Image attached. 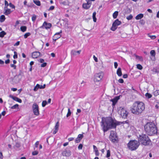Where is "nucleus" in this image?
Segmentation results:
<instances>
[{
    "label": "nucleus",
    "mask_w": 159,
    "mask_h": 159,
    "mask_svg": "<svg viewBox=\"0 0 159 159\" xmlns=\"http://www.w3.org/2000/svg\"><path fill=\"white\" fill-rule=\"evenodd\" d=\"M83 145L81 144H80L78 147V149L79 150L82 149L83 148Z\"/></svg>",
    "instance_id": "nucleus-48"
},
{
    "label": "nucleus",
    "mask_w": 159,
    "mask_h": 159,
    "mask_svg": "<svg viewBox=\"0 0 159 159\" xmlns=\"http://www.w3.org/2000/svg\"><path fill=\"white\" fill-rule=\"evenodd\" d=\"M71 112L70 111V108L68 109V113L66 115V116L67 117H68L71 115Z\"/></svg>",
    "instance_id": "nucleus-32"
},
{
    "label": "nucleus",
    "mask_w": 159,
    "mask_h": 159,
    "mask_svg": "<svg viewBox=\"0 0 159 159\" xmlns=\"http://www.w3.org/2000/svg\"><path fill=\"white\" fill-rule=\"evenodd\" d=\"M140 145L139 141L136 140H130L127 144L128 148L131 151L136 150Z\"/></svg>",
    "instance_id": "nucleus-5"
},
{
    "label": "nucleus",
    "mask_w": 159,
    "mask_h": 159,
    "mask_svg": "<svg viewBox=\"0 0 159 159\" xmlns=\"http://www.w3.org/2000/svg\"><path fill=\"white\" fill-rule=\"evenodd\" d=\"M81 52V50H80L76 51L75 50H73L71 51V55L73 56H76L80 54Z\"/></svg>",
    "instance_id": "nucleus-17"
},
{
    "label": "nucleus",
    "mask_w": 159,
    "mask_h": 159,
    "mask_svg": "<svg viewBox=\"0 0 159 159\" xmlns=\"http://www.w3.org/2000/svg\"><path fill=\"white\" fill-rule=\"evenodd\" d=\"M62 154L64 156L69 157L71 155V152L68 148H66L62 152Z\"/></svg>",
    "instance_id": "nucleus-11"
},
{
    "label": "nucleus",
    "mask_w": 159,
    "mask_h": 159,
    "mask_svg": "<svg viewBox=\"0 0 159 159\" xmlns=\"http://www.w3.org/2000/svg\"><path fill=\"white\" fill-rule=\"evenodd\" d=\"M10 60L9 59H7L5 61V63L6 64H8L10 63Z\"/></svg>",
    "instance_id": "nucleus-59"
},
{
    "label": "nucleus",
    "mask_w": 159,
    "mask_h": 159,
    "mask_svg": "<svg viewBox=\"0 0 159 159\" xmlns=\"http://www.w3.org/2000/svg\"><path fill=\"white\" fill-rule=\"evenodd\" d=\"M133 16L131 14H130L129 16L126 17V19L128 20H131L133 18Z\"/></svg>",
    "instance_id": "nucleus-37"
},
{
    "label": "nucleus",
    "mask_w": 159,
    "mask_h": 159,
    "mask_svg": "<svg viewBox=\"0 0 159 159\" xmlns=\"http://www.w3.org/2000/svg\"><path fill=\"white\" fill-rule=\"evenodd\" d=\"M3 157V156L2 155V153L0 152V159H2Z\"/></svg>",
    "instance_id": "nucleus-62"
},
{
    "label": "nucleus",
    "mask_w": 159,
    "mask_h": 159,
    "mask_svg": "<svg viewBox=\"0 0 159 159\" xmlns=\"http://www.w3.org/2000/svg\"><path fill=\"white\" fill-rule=\"evenodd\" d=\"M91 0H88V1H87V3H86V4H87L88 5H89L91 6Z\"/></svg>",
    "instance_id": "nucleus-45"
},
{
    "label": "nucleus",
    "mask_w": 159,
    "mask_h": 159,
    "mask_svg": "<svg viewBox=\"0 0 159 159\" xmlns=\"http://www.w3.org/2000/svg\"><path fill=\"white\" fill-rule=\"evenodd\" d=\"M20 41H18L14 45V46H18L19 44H20Z\"/></svg>",
    "instance_id": "nucleus-52"
},
{
    "label": "nucleus",
    "mask_w": 159,
    "mask_h": 159,
    "mask_svg": "<svg viewBox=\"0 0 159 159\" xmlns=\"http://www.w3.org/2000/svg\"><path fill=\"white\" fill-rule=\"evenodd\" d=\"M5 7L4 8V10L5 11L4 13V14H5L6 15H8V14H10L11 13V9H6Z\"/></svg>",
    "instance_id": "nucleus-20"
},
{
    "label": "nucleus",
    "mask_w": 159,
    "mask_h": 159,
    "mask_svg": "<svg viewBox=\"0 0 159 159\" xmlns=\"http://www.w3.org/2000/svg\"><path fill=\"white\" fill-rule=\"evenodd\" d=\"M9 5L12 8H15V6L14 5L12 4L11 3H9Z\"/></svg>",
    "instance_id": "nucleus-47"
},
{
    "label": "nucleus",
    "mask_w": 159,
    "mask_h": 159,
    "mask_svg": "<svg viewBox=\"0 0 159 159\" xmlns=\"http://www.w3.org/2000/svg\"><path fill=\"white\" fill-rule=\"evenodd\" d=\"M93 150H94V152L98 150V149L97 147L93 145Z\"/></svg>",
    "instance_id": "nucleus-51"
},
{
    "label": "nucleus",
    "mask_w": 159,
    "mask_h": 159,
    "mask_svg": "<svg viewBox=\"0 0 159 159\" xmlns=\"http://www.w3.org/2000/svg\"><path fill=\"white\" fill-rule=\"evenodd\" d=\"M54 9V6H51L50 8H49V9L48 10H53Z\"/></svg>",
    "instance_id": "nucleus-54"
},
{
    "label": "nucleus",
    "mask_w": 159,
    "mask_h": 159,
    "mask_svg": "<svg viewBox=\"0 0 159 159\" xmlns=\"http://www.w3.org/2000/svg\"><path fill=\"white\" fill-rule=\"evenodd\" d=\"M59 122H57L56 123L55 126L54 127V130L53 132V134H56L58 130V127H59Z\"/></svg>",
    "instance_id": "nucleus-18"
},
{
    "label": "nucleus",
    "mask_w": 159,
    "mask_h": 159,
    "mask_svg": "<svg viewBox=\"0 0 159 159\" xmlns=\"http://www.w3.org/2000/svg\"><path fill=\"white\" fill-rule=\"evenodd\" d=\"M114 67L115 68H116L118 66V64L117 62H115L114 63Z\"/></svg>",
    "instance_id": "nucleus-55"
},
{
    "label": "nucleus",
    "mask_w": 159,
    "mask_h": 159,
    "mask_svg": "<svg viewBox=\"0 0 159 159\" xmlns=\"http://www.w3.org/2000/svg\"><path fill=\"white\" fill-rule=\"evenodd\" d=\"M150 54L151 56H155L156 55L155 51L154 50H151L150 51Z\"/></svg>",
    "instance_id": "nucleus-34"
},
{
    "label": "nucleus",
    "mask_w": 159,
    "mask_h": 159,
    "mask_svg": "<svg viewBox=\"0 0 159 159\" xmlns=\"http://www.w3.org/2000/svg\"><path fill=\"white\" fill-rule=\"evenodd\" d=\"M20 29L22 32H24L26 31L27 27L26 26H22L20 27Z\"/></svg>",
    "instance_id": "nucleus-27"
},
{
    "label": "nucleus",
    "mask_w": 159,
    "mask_h": 159,
    "mask_svg": "<svg viewBox=\"0 0 159 159\" xmlns=\"http://www.w3.org/2000/svg\"><path fill=\"white\" fill-rule=\"evenodd\" d=\"M31 35V34L29 33H25L24 35V38L25 39H26L27 38V37L29 36H30Z\"/></svg>",
    "instance_id": "nucleus-33"
},
{
    "label": "nucleus",
    "mask_w": 159,
    "mask_h": 159,
    "mask_svg": "<svg viewBox=\"0 0 159 159\" xmlns=\"http://www.w3.org/2000/svg\"><path fill=\"white\" fill-rule=\"evenodd\" d=\"M5 7L6 8H7L8 6H9V4H8L7 1L6 0H5Z\"/></svg>",
    "instance_id": "nucleus-46"
},
{
    "label": "nucleus",
    "mask_w": 159,
    "mask_h": 159,
    "mask_svg": "<svg viewBox=\"0 0 159 159\" xmlns=\"http://www.w3.org/2000/svg\"><path fill=\"white\" fill-rule=\"evenodd\" d=\"M95 152L96 156H98L99 155V153L98 150Z\"/></svg>",
    "instance_id": "nucleus-57"
},
{
    "label": "nucleus",
    "mask_w": 159,
    "mask_h": 159,
    "mask_svg": "<svg viewBox=\"0 0 159 159\" xmlns=\"http://www.w3.org/2000/svg\"><path fill=\"white\" fill-rule=\"evenodd\" d=\"M128 120L123 122H118L111 117H108L102 118L101 126L104 132L105 133L109 129L116 128L117 125L122 124H128Z\"/></svg>",
    "instance_id": "nucleus-1"
},
{
    "label": "nucleus",
    "mask_w": 159,
    "mask_h": 159,
    "mask_svg": "<svg viewBox=\"0 0 159 159\" xmlns=\"http://www.w3.org/2000/svg\"><path fill=\"white\" fill-rule=\"evenodd\" d=\"M6 34V33L4 31H2L0 32V37L2 38Z\"/></svg>",
    "instance_id": "nucleus-30"
},
{
    "label": "nucleus",
    "mask_w": 159,
    "mask_h": 159,
    "mask_svg": "<svg viewBox=\"0 0 159 159\" xmlns=\"http://www.w3.org/2000/svg\"><path fill=\"white\" fill-rule=\"evenodd\" d=\"M47 104V102L46 101H43L42 103V106L43 107H44Z\"/></svg>",
    "instance_id": "nucleus-40"
},
{
    "label": "nucleus",
    "mask_w": 159,
    "mask_h": 159,
    "mask_svg": "<svg viewBox=\"0 0 159 159\" xmlns=\"http://www.w3.org/2000/svg\"><path fill=\"white\" fill-rule=\"evenodd\" d=\"M40 54L41 53L39 52H34L32 53V57L33 58H37L40 55Z\"/></svg>",
    "instance_id": "nucleus-15"
},
{
    "label": "nucleus",
    "mask_w": 159,
    "mask_h": 159,
    "mask_svg": "<svg viewBox=\"0 0 159 159\" xmlns=\"http://www.w3.org/2000/svg\"><path fill=\"white\" fill-rule=\"evenodd\" d=\"M119 99V97L117 96L114 99L111 100V101L112 102L113 106H114L116 104L118 100Z\"/></svg>",
    "instance_id": "nucleus-19"
},
{
    "label": "nucleus",
    "mask_w": 159,
    "mask_h": 159,
    "mask_svg": "<svg viewBox=\"0 0 159 159\" xmlns=\"http://www.w3.org/2000/svg\"><path fill=\"white\" fill-rule=\"evenodd\" d=\"M145 96L148 98H150L152 97V95L148 93H146Z\"/></svg>",
    "instance_id": "nucleus-31"
},
{
    "label": "nucleus",
    "mask_w": 159,
    "mask_h": 159,
    "mask_svg": "<svg viewBox=\"0 0 159 159\" xmlns=\"http://www.w3.org/2000/svg\"><path fill=\"white\" fill-rule=\"evenodd\" d=\"M19 106V105L18 104H16L14 106H12L11 107V109H16L17 108H18V107Z\"/></svg>",
    "instance_id": "nucleus-39"
},
{
    "label": "nucleus",
    "mask_w": 159,
    "mask_h": 159,
    "mask_svg": "<svg viewBox=\"0 0 159 159\" xmlns=\"http://www.w3.org/2000/svg\"><path fill=\"white\" fill-rule=\"evenodd\" d=\"M34 2L37 6H40L41 5L40 2L39 0H33Z\"/></svg>",
    "instance_id": "nucleus-26"
},
{
    "label": "nucleus",
    "mask_w": 159,
    "mask_h": 159,
    "mask_svg": "<svg viewBox=\"0 0 159 159\" xmlns=\"http://www.w3.org/2000/svg\"><path fill=\"white\" fill-rule=\"evenodd\" d=\"M5 17L4 15H1L0 17V22H2L4 21L5 20Z\"/></svg>",
    "instance_id": "nucleus-24"
},
{
    "label": "nucleus",
    "mask_w": 159,
    "mask_h": 159,
    "mask_svg": "<svg viewBox=\"0 0 159 159\" xmlns=\"http://www.w3.org/2000/svg\"><path fill=\"white\" fill-rule=\"evenodd\" d=\"M121 24V22L117 19L113 23L112 26L111 28V30L113 31H115L117 28V26L120 25Z\"/></svg>",
    "instance_id": "nucleus-8"
},
{
    "label": "nucleus",
    "mask_w": 159,
    "mask_h": 159,
    "mask_svg": "<svg viewBox=\"0 0 159 159\" xmlns=\"http://www.w3.org/2000/svg\"><path fill=\"white\" fill-rule=\"evenodd\" d=\"M39 61L41 63H43L44 62V60L43 59H40L39 60Z\"/></svg>",
    "instance_id": "nucleus-58"
},
{
    "label": "nucleus",
    "mask_w": 159,
    "mask_h": 159,
    "mask_svg": "<svg viewBox=\"0 0 159 159\" xmlns=\"http://www.w3.org/2000/svg\"><path fill=\"white\" fill-rule=\"evenodd\" d=\"M20 146V144L19 142L16 143L15 145L14 146V148H18Z\"/></svg>",
    "instance_id": "nucleus-29"
},
{
    "label": "nucleus",
    "mask_w": 159,
    "mask_h": 159,
    "mask_svg": "<svg viewBox=\"0 0 159 159\" xmlns=\"http://www.w3.org/2000/svg\"><path fill=\"white\" fill-rule=\"evenodd\" d=\"M148 37H150L151 39H154L156 38L155 35H150L149 34H148Z\"/></svg>",
    "instance_id": "nucleus-41"
},
{
    "label": "nucleus",
    "mask_w": 159,
    "mask_h": 159,
    "mask_svg": "<svg viewBox=\"0 0 159 159\" xmlns=\"http://www.w3.org/2000/svg\"><path fill=\"white\" fill-rule=\"evenodd\" d=\"M93 58H94V61H96V62H98V59L97 58L95 57V56L94 55L93 56Z\"/></svg>",
    "instance_id": "nucleus-61"
},
{
    "label": "nucleus",
    "mask_w": 159,
    "mask_h": 159,
    "mask_svg": "<svg viewBox=\"0 0 159 159\" xmlns=\"http://www.w3.org/2000/svg\"><path fill=\"white\" fill-rule=\"evenodd\" d=\"M9 97L10 98H12L13 100L19 103H21L22 102V100L21 99L19 98L14 96L11 95H9Z\"/></svg>",
    "instance_id": "nucleus-14"
},
{
    "label": "nucleus",
    "mask_w": 159,
    "mask_h": 159,
    "mask_svg": "<svg viewBox=\"0 0 159 159\" xmlns=\"http://www.w3.org/2000/svg\"><path fill=\"white\" fill-rule=\"evenodd\" d=\"M118 11H115L113 14V17L114 19L116 18L118 15Z\"/></svg>",
    "instance_id": "nucleus-28"
},
{
    "label": "nucleus",
    "mask_w": 159,
    "mask_h": 159,
    "mask_svg": "<svg viewBox=\"0 0 159 159\" xmlns=\"http://www.w3.org/2000/svg\"><path fill=\"white\" fill-rule=\"evenodd\" d=\"M39 144V142L37 141L35 143V147L36 148H37Z\"/></svg>",
    "instance_id": "nucleus-60"
},
{
    "label": "nucleus",
    "mask_w": 159,
    "mask_h": 159,
    "mask_svg": "<svg viewBox=\"0 0 159 159\" xmlns=\"http://www.w3.org/2000/svg\"><path fill=\"white\" fill-rule=\"evenodd\" d=\"M62 33V31L61 30V31L59 32H58L56 33L53 36V39L54 41V42H55L56 40L60 38L61 36V34Z\"/></svg>",
    "instance_id": "nucleus-12"
},
{
    "label": "nucleus",
    "mask_w": 159,
    "mask_h": 159,
    "mask_svg": "<svg viewBox=\"0 0 159 159\" xmlns=\"http://www.w3.org/2000/svg\"><path fill=\"white\" fill-rule=\"evenodd\" d=\"M145 108V106L142 102L137 101L133 104L131 110L132 113L139 115L143 111Z\"/></svg>",
    "instance_id": "nucleus-2"
},
{
    "label": "nucleus",
    "mask_w": 159,
    "mask_h": 159,
    "mask_svg": "<svg viewBox=\"0 0 159 159\" xmlns=\"http://www.w3.org/2000/svg\"><path fill=\"white\" fill-rule=\"evenodd\" d=\"M128 77V75L126 74H124L123 75V78H126Z\"/></svg>",
    "instance_id": "nucleus-64"
},
{
    "label": "nucleus",
    "mask_w": 159,
    "mask_h": 159,
    "mask_svg": "<svg viewBox=\"0 0 159 159\" xmlns=\"http://www.w3.org/2000/svg\"><path fill=\"white\" fill-rule=\"evenodd\" d=\"M33 111L34 115L38 116L39 114V106L36 103H34L32 106Z\"/></svg>",
    "instance_id": "nucleus-7"
},
{
    "label": "nucleus",
    "mask_w": 159,
    "mask_h": 159,
    "mask_svg": "<svg viewBox=\"0 0 159 159\" xmlns=\"http://www.w3.org/2000/svg\"><path fill=\"white\" fill-rule=\"evenodd\" d=\"M117 111L120 117L124 119H127L128 118L129 113L126 108L120 107L118 108Z\"/></svg>",
    "instance_id": "nucleus-6"
},
{
    "label": "nucleus",
    "mask_w": 159,
    "mask_h": 159,
    "mask_svg": "<svg viewBox=\"0 0 159 159\" xmlns=\"http://www.w3.org/2000/svg\"><path fill=\"white\" fill-rule=\"evenodd\" d=\"M36 18V16L34 15L32 16V20L34 22Z\"/></svg>",
    "instance_id": "nucleus-43"
},
{
    "label": "nucleus",
    "mask_w": 159,
    "mask_h": 159,
    "mask_svg": "<svg viewBox=\"0 0 159 159\" xmlns=\"http://www.w3.org/2000/svg\"><path fill=\"white\" fill-rule=\"evenodd\" d=\"M110 156V150H108L107 151V154L106 156L107 157H109Z\"/></svg>",
    "instance_id": "nucleus-36"
},
{
    "label": "nucleus",
    "mask_w": 159,
    "mask_h": 159,
    "mask_svg": "<svg viewBox=\"0 0 159 159\" xmlns=\"http://www.w3.org/2000/svg\"><path fill=\"white\" fill-rule=\"evenodd\" d=\"M139 141L141 144L144 146L149 145L151 142V140L148 137L146 134H143L139 135Z\"/></svg>",
    "instance_id": "nucleus-4"
},
{
    "label": "nucleus",
    "mask_w": 159,
    "mask_h": 159,
    "mask_svg": "<svg viewBox=\"0 0 159 159\" xmlns=\"http://www.w3.org/2000/svg\"><path fill=\"white\" fill-rule=\"evenodd\" d=\"M119 82L122 83L124 82V80L122 79H120L118 80Z\"/></svg>",
    "instance_id": "nucleus-53"
},
{
    "label": "nucleus",
    "mask_w": 159,
    "mask_h": 159,
    "mask_svg": "<svg viewBox=\"0 0 159 159\" xmlns=\"http://www.w3.org/2000/svg\"><path fill=\"white\" fill-rule=\"evenodd\" d=\"M110 140L113 142H115L117 139V137L116 132L113 130L110 131V134L109 136Z\"/></svg>",
    "instance_id": "nucleus-9"
},
{
    "label": "nucleus",
    "mask_w": 159,
    "mask_h": 159,
    "mask_svg": "<svg viewBox=\"0 0 159 159\" xmlns=\"http://www.w3.org/2000/svg\"><path fill=\"white\" fill-rule=\"evenodd\" d=\"M38 154V152L36 151H35L32 152V155L33 156L37 155Z\"/></svg>",
    "instance_id": "nucleus-44"
},
{
    "label": "nucleus",
    "mask_w": 159,
    "mask_h": 159,
    "mask_svg": "<svg viewBox=\"0 0 159 159\" xmlns=\"http://www.w3.org/2000/svg\"><path fill=\"white\" fill-rule=\"evenodd\" d=\"M47 65V63L46 62H44L43 63V64H41V66L42 67H45Z\"/></svg>",
    "instance_id": "nucleus-50"
},
{
    "label": "nucleus",
    "mask_w": 159,
    "mask_h": 159,
    "mask_svg": "<svg viewBox=\"0 0 159 159\" xmlns=\"http://www.w3.org/2000/svg\"><path fill=\"white\" fill-rule=\"evenodd\" d=\"M154 95L155 96H157L159 95V90H156L154 92Z\"/></svg>",
    "instance_id": "nucleus-35"
},
{
    "label": "nucleus",
    "mask_w": 159,
    "mask_h": 159,
    "mask_svg": "<svg viewBox=\"0 0 159 159\" xmlns=\"http://www.w3.org/2000/svg\"><path fill=\"white\" fill-rule=\"evenodd\" d=\"M74 139V138H72V137H71V138H68V140L69 141H72Z\"/></svg>",
    "instance_id": "nucleus-63"
},
{
    "label": "nucleus",
    "mask_w": 159,
    "mask_h": 159,
    "mask_svg": "<svg viewBox=\"0 0 159 159\" xmlns=\"http://www.w3.org/2000/svg\"><path fill=\"white\" fill-rule=\"evenodd\" d=\"M10 66L11 67L13 68L14 69H16V66L14 64H11Z\"/></svg>",
    "instance_id": "nucleus-49"
},
{
    "label": "nucleus",
    "mask_w": 159,
    "mask_h": 159,
    "mask_svg": "<svg viewBox=\"0 0 159 159\" xmlns=\"http://www.w3.org/2000/svg\"><path fill=\"white\" fill-rule=\"evenodd\" d=\"M152 71L153 72L155 73H157L158 72V71L156 69H153L152 70Z\"/></svg>",
    "instance_id": "nucleus-56"
},
{
    "label": "nucleus",
    "mask_w": 159,
    "mask_h": 159,
    "mask_svg": "<svg viewBox=\"0 0 159 159\" xmlns=\"http://www.w3.org/2000/svg\"><path fill=\"white\" fill-rule=\"evenodd\" d=\"M14 55L13 56V58L14 59H16L18 57L17 53L16 51H15L14 52Z\"/></svg>",
    "instance_id": "nucleus-42"
},
{
    "label": "nucleus",
    "mask_w": 159,
    "mask_h": 159,
    "mask_svg": "<svg viewBox=\"0 0 159 159\" xmlns=\"http://www.w3.org/2000/svg\"><path fill=\"white\" fill-rule=\"evenodd\" d=\"M137 68L139 70H142L143 68L142 66L139 64H138L137 65Z\"/></svg>",
    "instance_id": "nucleus-38"
},
{
    "label": "nucleus",
    "mask_w": 159,
    "mask_h": 159,
    "mask_svg": "<svg viewBox=\"0 0 159 159\" xmlns=\"http://www.w3.org/2000/svg\"><path fill=\"white\" fill-rule=\"evenodd\" d=\"M116 73L119 76H120L122 75V74L121 69L120 68H118L117 70Z\"/></svg>",
    "instance_id": "nucleus-21"
},
{
    "label": "nucleus",
    "mask_w": 159,
    "mask_h": 159,
    "mask_svg": "<svg viewBox=\"0 0 159 159\" xmlns=\"http://www.w3.org/2000/svg\"><path fill=\"white\" fill-rule=\"evenodd\" d=\"M103 77V73H99L96 74L95 75V79L97 81H100Z\"/></svg>",
    "instance_id": "nucleus-10"
},
{
    "label": "nucleus",
    "mask_w": 159,
    "mask_h": 159,
    "mask_svg": "<svg viewBox=\"0 0 159 159\" xmlns=\"http://www.w3.org/2000/svg\"><path fill=\"white\" fill-rule=\"evenodd\" d=\"M144 128L146 132L149 136L152 135L157 132V127L152 122H148L144 125Z\"/></svg>",
    "instance_id": "nucleus-3"
},
{
    "label": "nucleus",
    "mask_w": 159,
    "mask_h": 159,
    "mask_svg": "<svg viewBox=\"0 0 159 159\" xmlns=\"http://www.w3.org/2000/svg\"><path fill=\"white\" fill-rule=\"evenodd\" d=\"M42 85H40L38 84H36V86L34 87V91H36L39 88L42 89L40 87Z\"/></svg>",
    "instance_id": "nucleus-23"
},
{
    "label": "nucleus",
    "mask_w": 159,
    "mask_h": 159,
    "mask_svg": "<svg viewBox=\"0 0 159 159\" xmlns=\"http://www.w3.org/2000/svg\"><path fill=\"white\" fill-rule=\"evenodd\" d=\"M143 16V14H139L136 17H135V19L136 20H138L141 19L142 18Z\"/></svg>",
    "instance_id": "nucleus-22"
},
{
    "label": "nucleus",
    "mask_w": 159,
    "mask_h": 159,
    "mask_svg": "<svg viewBox=\"0 0 159 159\" xmlns=\"http://www.w3.org/2000/svg\"><path fill=\"white\" fill-rule=\"evenodd\" d=\"M52 26V24L50 23H48L45 21L41 27H44L46 29H50Z\"/></svg>",
    "instance_id": "nucleus-13"
},
{
    "label": "nucleus",
    "mask_w": 159,
    "mask_h": 159,
    "mask_svg": "<svg viewBox=\"0 0 159 159\" xmlns=\"http://www.w3.org/2000/svg\"><path fill=\"white\" fill-rule=\"evenodd\" d=\"M82 6L83 8L86 9H88L90 7V6L88 5L87 4H86V3L83 4Z\"/></svg>",
    "instance_id": "nucleus-25"
},
{
    "label": "nucleus",
    "mask_w": 159,
    "mask_h": 159,
    "mask_svg": "<svg viewBox=\"0 0 159 159\" xmlns=\"http://www.w3.org/2000/svg\"><path fill=\"white\" fill-rule=\"evenodd\" d=\"M84 136L83 134H79L78 135V137L76 138L75 140V142L76 143H79L83 137Z\"/></svg>",
    "instance_id": "nucleus-16"
}]
</instances>
